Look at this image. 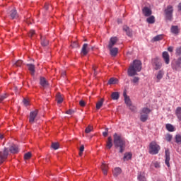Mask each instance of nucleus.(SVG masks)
I'll list each match as a JSON object with an SVG mask.
<instances>
[{
    "label": "nucleus",
    "mask_w": 181,
    "mask_h": 181,
    "mask_svg": "<svg viewBox=\"0 0 181 181\" xmlns=\"http://www.w3.org/2000/svg\"><path fill=\"white\" fill-rule=\"evenodd\" d=\"M165 163L168 166V168H170V163L169 162H170V152H169V150L166 149L165 151Z\"/></svg>",
    "instance_id": "10"
},
{
    "label": "nucleus",
    "mask_w": 181,
    "mask_h": 181,
    "mask_svg": "<svg viewBox=\"0 0 181 181\" xmlns=\"http://www.w3.org/2000/svg\"><path fill=\"white\" fill-rule=\"evenodd\" d=\"M123 95L126 105H127V107H129L132 111H135L136 107L132 105V102H131V99L128 97V95H127V93L124 92Z\"/></svg>",
    "instance_id": "7"
},
{
    "label": "nucleus",
    "mask_w": 181,
    "mask_h": 181,
    "mask_svg": "<svg viewBox=\"0 0 181 181\" xmlns=\"http://www.w3.org/2000/svg\"><path fill=\"white\" fill-rule=\"evenodd\" d=\"M132 81H133L134 83H138V81H139V77H137V76L134 77V78H133Z\"/></svg>",
    "instance_id": "48"
},
{
    "label": "nucleus",
    "mask_w": 181,
    "mask_h": 181,
    "mask_svg": "<svg viewBox=\"0 0 181 181\" xmlns=\"http://www.w3.org/2000/svg\"><path fill=\"white\" fill-rule=\"evenodd\" d=\"M132 158V153H124L123 160H129V159Z\"/></svg>",
    "instance_id": "28"
},
{
    "label": "nucleus",
    "mask_w": 181,
    "mask_h": 181,
    "mask_svg": "<svg viewBox=\"0 0 181 181\" xmlns=\"http://www.w3.org/2000/svg\"><path fill=\"white\" fill-rule=\"evenodd\" d=\"M52 148L53 149H55V150L59 149V144H58V143H52Z\"/></svg>",
    "instance_id": "44"
},
{
    "label": "nucleus",
    "mask_w": 181,
    "mask_h": 181,
    "mask_svg": "<svg viewBox=\"0 0 181 181\" xmlns=\"http://www.w3.org/2000/svg\"><path fill=\"white\" fill-rule=\"evenodd\" d=\"M151 109L148 107H144L140 112V121H141V122H146V121H148Z\"/></svg>",
    "instance_id": "5"
},
{
    "label": "nucleus",
    "mask_w": 181,
    "mask_h": 181,
    "mask_svg": "<svg viewBox=\"0 0 181 181\" xmlns=\"http://www.w3.org/2000/svg\"><path fill=\"white\" fill-rule=\"evenodd\" d=\"M79 105L81 107H86V102H84V100H80Z\"/></svg>",
    "instance_id": "49"
},
{
    "label": "nucleus",
    "mask_w": 181,
    "mask_h": 181,
    "mask_svg": "<svg viewBox=\"0 0 181 181\" xmlns=\"http://www.w3.org/2000/svg\"><path fill=\"white\" fill-rule=\"evenodd\" d=\"M45 8L47 10L49 9V4H45Z\"/></svg>",
    "instance_id": "56"
},
{
    "label": "nucleus",
    "mask_w": 181,
    "mask_h": 181,
    "mask_svg": "<svg viewBox=\"0 0 181 181\" xmlns=\"http://www.w3.org/2000/svg\"><path fill=\"white\" fill-rule=\"evenodd\" d=\"M146 22H147L148 23H150V24L155 23V16H151L148 17V18L146 19Z\"/></svg>",
    "instance_id": "36"
},
{
    "label": "nucleus",
    "mask_w": 181,
    "mask_h": 181,
    "mask_svg": "<svg viewBox=\"0 0 181 181\" xmlns=\"http://www.w3.org/2000/svg\"><path fill=\"white\" fill-rule=\"evenodd\" d=\"M32 157V153L30 152L26 153L24 155V159L28 160V159H30V158Z\"/></svg>",
    "instance_id": "40"
},
{
    "label": "nucleus",
    "mask_w": 181,
    "mask_h": 181,
    "mask_svg": "<svg viewBox=\"0 0 181 181\" xmlns=\"http://www.w3.org/2000/svg\"><path fill=\"white\" fill-rule=\"evenodd\" d=\"M28 69L30 73V74H32V76H35V65L32 64H27Z\"/></svg>",
    "instance_id": "19"
},
{
    "label": "nucleus",
    "mask_w": 181,
    "mask_h": 181,
    "mask_svg": "<svg viewBox=\"0 0 181 181\" xmlns=\"http://www.w3.org/2000/svg\"><path fill=\"white\" fill-rule=\"evenodd\" d=\"M163 39V35H158L153 38V42H159Z\"/></svg>",
    "instance_id": "31"
},
{
    "label": "nucleus",
    "mask_w": 181,
    "mask_h": 181,
    "mask_svg": "<svg viewBox=\"0 0 181 181\" xmlns=\"http://www.w3.org/2000/svg\"><path fill=\"white\" fill-rule=\"evenodd\" d=\"M101 169L104 175H107L108 173V165L105 163H103L101 165Z\"/></svg>",
    "instance_id": "23"
},
{
    "label": "nucleus",
    "mask_w": 181,
    "mask_h": 181,
    "mask_svg": "<svg viewBox=\"0 0 181 181\" xmlns=\"http://www.w3.org/2000/svg\"><path fill=\"white\" fill-rule=\"evenodd\" d=\"M113 138L115 148H119L120 153H122L125 151V139L117 133L113 135Z\"/></svg>",
    "instance_id": "2"
},
{
    "label": "nucleus",
    "mask_w": 181,
    "mask_h": 181,
    "mask_svg": "<svg viewBox=\"0 0 181 181\" xmlns=\"http://www.w3.org/2000/svg\"><path fill=\"white\" fill-rule=\"evenodd\" d=\"M93 70H94V74L96 75V69H95V67H93Z\"/></svg>",
    "instance_id": "58"
},
{
    "label": "nucleus",
    "mask_w": 181,
    "mask_h": 181,
    "mask_svg": "<svg viewBox=\"0 0 181 181\" xmlns=\"http://www.w3.org/2000/svg\"><path fill=\"white\" fill-rule=\"evenodd\" d=\"M104 104V99H101L96 103V110H100L101 107H103V105Z\"/></svg>",
    "instance_id": "32"
},
{
    "label": "nucleus",
    "mask_w": 181,
    "mask_h": 181,
    "mask_svg": "<svg viewBox=\"0 0 181 181\" xmlns=\"http://www.w3.org/2000/svg\"><path fill=\"white\" fill-rule=\"evenodd\" d=\"M165 18L168 21H172L173 19V6L169 5L165 9Z\"/></svg>",
    "instance_id": "6"
},
{
    "label": "nucleus",
    "mask_w": 181,
    "mask_h": 181,
    "mask_svg": "<svg viewBox=\"0 0 181 181\" xmlns=\"http://www.w3.org/2000/svg\"><path fill=\"white\" fill-rule=\"evenodd\" d=\"M5 98H6V95H4L0 97V103L1 101H4V100H5Z\"/></svg>",
    "instance_id": "51"
},
{
    "label": "nucleus",
    "mask_w": 181,
    "mask_h": 181,
    "mask_svg": "<svg viewBox=\"0 0 181 181\" xmlns=\"http://www.w3.org/2000/svg\"><path fill=\"white\" fill-rule=\"evenodd\" d=\"M33 35H35V30H31L30 31L29 36H30V37H32L33 36Z\"/></svg>",
    "instance_id": "50"
},
{
    "label": "nucleus",
    "mask_w": 181,
    "mask_h": 181,
    "mask_svg": "<svg viewBox=\"0 0 181 181\" xmlns=\"http://www.w3.org/2000/svg\"><path fill=\"white\" fill-rule=\"evenodd\" d=\"M142 70V63L139 60H134L128 69L127 74L129 77L136 76Z\"/></svg>",
    "instance_id": "1"
},
{
    "label": "nucleus",
    "mask_w": 181,
    "mask_h": 181,
    "mask_svg": "<svg viewBox=\"0 0 181 181\" xmlns=\"http://www.w3.org/2000/svg\"><path fill=\"white\" fill-rule=\"evenodd\" d=\"M57 101L58 104H62V103H63V97L62 96V94L60 93L57 94Z\"/></svg>",
    "instance_id": "35"
},
{
    "label": "nucleus",
    "mask_w": 181,
    "mask_h": 181,
    "mask_svg": "<svg viewBox=\"0 0 181 181\" xmlns=\"http://www.w3.org/2000/svg\"><path fill=\"white\" fill-rule=\"evenodd\" d=\"M4 138V135L3 134H0V139H2Z\"/></svg>",
    "instance_id": "60"
},
{
    "label": "nucleus",
    "mask_w": 181,
    "mask_h": 181,
    "mask_svg": "<svg viewBox=\"0 0 181 181\" xmlns=\"http://www.w3.org/2000/svg\"><path fill=\"white\" fill-rule=\"evenodd\" d=\"M37 117V110H34L30 113V119L29 121L30 124H33L35 122V119Z\"/></svg>",
    "instance_id": "12"
},
{
    "label": "nucleus",
    "mask_w": 181,
    "mask_h": 181,
    "mask_svg": "<svg viewBox=\"0 0 181 181\" xmlns=\"http://www.w3.org/2000/svg\"><path fill=\"white\" fill-rule=\"evenodd\" d=\"M41 45L42 46H47L49 41L43 37H41Z\"/></svg>",
    "instance_id": "37"
},
{
    "label": "nucleus",
    "mask_w": 181,
    "mask_h": 181,
    "mask_svg": "<svg viewBox=\"0 0 181 181\" xmlns=\"http://www.w3.org/2000/svg\"><path fill=\"white\" fill-rule=\"evenodd\" d=\"M79 156H83V152H84V145H81L79 148Z\"/></svg>",
    "instance_id": "43"
},
{
    "label": "nucleus",
    "mask_w": 181,
    "mask_h": 181,
    "mask_svg": "<svg viewBox=\"0 0 181 181\" xmlns=\"http://www.w3.org/2000/svg\"><path fill=\"white\" fill-rule=\"evenodd\" d=\"M108 84L112 86V84H118V79L116 78H110L108 81Z\"/></svg>",
    "instance_id": "27"
},
{
    "label": "nucleus",
    "mask_w": 181,
    "mask_h": 181,
    "mask_svg": "<svg viewBox=\"0 0 181 181\" xmlns=\"http://www.w3.org/2000/svg\"><path fill=\"white\" fill-rule=\"evenodd\" d=\"M8 149L5 148L3 151H0V163H4L8 158Z\"/></svg>",
    "instance_id": "8"
},
{
    "label": "nucleus",
    "mask_w": 181,
    "mask_h": 181,
    "mask_svg": "<svg viewBox=\"0 0 181 181\" xmlns=\"http://www.w3.org/2000/svg\"><path fill=\"white\" fill-rule=\"evenodd\" d=\"M142 12L143 14L144 15V16H151V15H152V10H151V8H149L148 7H144L142 9Z\"/></svg>",
    "instance_id": "16"
},
{
    "label": "nucleus",
    "mask_w": 181,
    "mask_h": 181,
    "mask_svg": "<svg viewBox=\"0 0 181 181\" xmlns=\"http://www.w3.org/2000/svg\"><path fill=\"white\" fill-rule=\"evenodd\" d=\"M23 103L24 105H25V107H28V105H29V100H28V99H24Z\"/></svg>",
    "instance_id": "47"
},
{
    "label": "nucleus",
    "mask_w": 181,
    "mask_h": 181,
    "mask_svg": "<svg viewBox=\"0 0 181 181\" xmlns=\"http://www.w3.org/2000/svg\"><path fill=\"white\" fill-rule=\"evenodd\" d=\"M175 54H177V56H181V47L176 49Z\"/></svg>",
    "instance_id": "45"
},
{
    "label": "nucleus",
    "mask_w": 181,
    "mask_h": 181,
    "mask_svg": "<svg viewBox=\"0 0 181 181\" xmlns=\"http://www.w3.org/2000/svg\"><path fill=\"white\" fill-rule=\"evenodd\" d=\"M173 139V136H172V134H167L165 136V139L168 142H171Z\"/></svg>",
    "instance_id": "38"
},
{
    "label": "nucleus",
    "mask_w": 181,
    "mask_h": 181,
    "mask_svg": "<svg viewBox=\"0 0 181 181\" xmlns=\"http://www.w3.org/2000/svg\"><path fill=\"white\" fill-rule=\"evenodd\" d=\"M109 49H110L111 56H112V57L117 56V54H118V48L111 47V48H109Z\"/></svg>",
    "instance_id": "22"
},
{
    "label": "nucleus",
    "mask_w": 181,
    "mask_h": 181,
    "mask_svg": "<svg viewBox=\"0 0 181 181\" xmlns=\"http://www.w3.org/2000/svg\"><path fill=\"white\" fill-rule=\"evenodd\" d=\"M164 74H165V72L163 71V69H161L158 72V74L156 75V78H157L156 82L157 83H159V81H160V80H162V78H163Z\"/></svg>",
    "instance_id": "18"
},
{
    "label": "nucleus",
    "mask_w": 181,
    "mask_h": 181,
    "mask_svg": "<svg viewBox=\"0 0 181 181\" xmlns=\"http://www.w3.org/2000/svg\"><path fill=\"white\" fill-rule=\"evenodd\" d=\"M113 138L115 148H119L120 153H122L125 151V139L117 133L113 135Z\"/></svg>",
    "instance_id": "3"
},
{
    "label": "nucleus",
    "mask_w": 181,
    "mask_h": 181,
    "mask_svg": "<svg viewBox=\"0 0 181 181\" xmlns=\"http://www.w3.org/2000/svg\"><path fill=\"white\" fill-rule=\"evenodd\" d=\"M163 59L165 64H169V63H170V57L169 56V53H168V52H163Z\"/></svg>",
    "instance_id": "14"
},
{
    "label": "nucleus",
    "mask_w": 181,
    "mask_h": 181,
    "mask_svg": "<svg viewBox=\"0 0 181 181\" xmlns=\"http://www.w3.org/2000/svg\"><path fill=\"white\" fill-rule=\"evenodd\" d=\"M168 52H173V47H169L168 48Z\"/></svg>",
    "instance_id": "53"
},
{
    "label": "nucleus",
    "mask_w": 181,
    "mask_h": 181,
    "mask_svg": "<svg viewBox=\"0 0 181 181\" xmlns=\"http://www.w3.org/2000/svg\"><path fill=\"white\" fill-rule=\"evenodd\" d=\"M11 18H12L13 19H16V18H18V13H16V10L13 9L11 11V14H10Z\"/></svg>",
    "instance_id": "34"
},
{
    "label": "nucleus",
    "mask_w": 181,
    "mask_h": 181,
    "mask_svg": "<svg viewBox=\"0 0 181 181\" xmlns=\"http://www.w3.org/2000/svg\"><path fill=\"white\" fill-rule=\"evenodd\" d=\"M111 97L112 100H118V98H119V93L118 92H113Z\"/></svg>",
    "instance_id": "33"
},
{
    "label": "nucleus",
    "mask_w": 181,
    "mask_h": 181,
    "mask_svg": "<svg viewBox=\"0 0 181 181\" xmlns=\"http://www.w3.org/2000/svg\"><path fill=\"white\" fill-rule=\"evenodd\" d=\"M66 113L69 114V115H71L73 114V111L69 110L66 111Z\"/></svg>",
    "instance_id": "55"
},
{
    "label": "nucleus",
    "mask_w": 181,
    "mask_h": 181,
    "mask_svg": "<svg viewBox=\"0 0 181 181\" xmlns=\"http://www.w3.org/2000/svg\"><path fill=\"white\" fill-rule=\"evenodd\" d=\"M153 166H154L155 168H156V169L160 168V165L159 163H158V162H154V163H153Z\"/></svg>",
    "instance_id": "46"
},
{
    "label": "nucleus",
    "mask_w": 181,
    "mask_h": 181,
    "mask_svg": "<svg viewBox=\"0 0 181 181\" xmlns=\"http://www.w3.org/2000/svg\"><path fill=\"white\" fill-rule=\"evenodd\" d=\"M106 147L107 148V149H110V148H112V138L111 136H109L107 138Z\"/></svg>",
    "instance_id": "25"
},
{
    "label": "nucleus",
    "mask_w": 181,
    "mask_h": 181,
    "mask_svg": "<svg viewBox=\"0 0 181 181\" xmlns=\"http://www.w3.org/2000/svg\"><path fill=\"white\" fill-rule=\"evenodd\" d=\"M181 64V57L178 58L177 61H175L172 63V67L174 70H177L180 68Z\"/></svg>",
    "instance_id": "11"
},
{
    "label": "nucleus",
    "mask_w": 181,
    "mask_h": 181,
    "mask_svg": "<svg viewBox=\"0 0 181 181\" xmlns=\"http://www.w3.org/2000/svg\"><path fill=\"white\" fill-rule=\"evenodd\" d=\"M23 64V62H22V60H18L14 64V66H16V67H21V66H22Z\"/></svg>",
    "instance_id": "41"
},
{
    "label": "nucleus",
    "mask_w": 181,
    "mask_h": 181,
    "mask_svg": "<svg viewBox=\"0 0 181 181\" xmlns=\"http://www.w3.org/2000/svg\"><path fill=\"white\" fill-rule=\"evenodd\" d=\"M73 47H77V46H78V44H77V42H74L71 44V45Z\"/></svg>",
    "instance_id": "52"
},
{
    "label": "nucleus",
    "mask_w": 181,
    "mask_h": 181,
    "mask_svg": "<svg viewBox=\"0 0 181 181\" xmlns=\"http://www.w3.org/2000/svg\"><path fill=\"white\" fill-rule=\"evenodd\" d=\"M40 83L42 87H47V81L45 78H40Z\"/></svg>",
    "instance_id": "29"
},
{
    "label": "nucleus",
    "mask_w": 181,
    "mask_h": 181,
    "mask_svg": "<svg viewBox=\"0 0 181 181\" xmlns=\"http://www.w3.org/2000/svg\"><path fill=\"white\" fill-rule=\"evenodd\" d=\"M62 77H64V76H66V72H63V73L62 74Z\"/></svg>",
    "instance_id": "59"
},
{
    "label": "nucleus",
    "mask_w": 181,
    "mask_h": 181,
    "mask_svg": "<svg viewBox=\"0 0 181 181\" xmlns=\"http://www.w3.org/2000/svg\"><path fill=\"white\" fill-rule=\"evenodd\" d=\"M160 151V146L156 141H151L149 144V153L151 155H158Z\"/></svg>",
    "instance_id": "4"
},
{
    "label": "nucleus",
    "mask_w": 181,
    "mask_h": 181,
    "mask_svg": "<svg viewBox=\"0 0 181 181\" xmlns=\"http://www.w3.org/2000/svg\"><path fill=\"white\" fill-rule=\"evenodd\" d=\"M165 128L169 131V132H173L175 131V127L170 124H167L165 125Z\"/></svg>",
    "instance_id": "30"
},
{
    "label": "nucleus",
    "mask_w": 181,
    "mask_h": 181,
    "mask_svg": "<svg viewBox=\"0 0 181 181\" xmlns=\"http://www.w3.org/2000/svg\"><path fill=\"white\" fill-rule=\"evenodd\" d=\"M178 9L179 11H181V3L178 4Z\"/></svg>",
    "instance_id": "57"
},
{
    "label": "nucleus",
    "mask_w": 181,
    "mask_h": 181,
    "mask_svg": "<svg viewBox=\"0 0 181 181\" xmlns=\"http://www.w3.org/2000/svg\"><path fill=\"white\" fill-rule=\"evenodd\" d=\"M123 30L126 32V34L127 36H132V31L129 29V27L124 25L123 27Z\"/></svg>",
    "instance_id": "24"
},
{
    "label": "nucleus",
    "mask_w": 181,
    "mask_h": 181,
    "mask_svg": "<svg viewBox=\"0 0 181 181\" xmlns=\"http://www.w3.org/2000/svg\"><path fill=\"white\" fill-rule=\"evenodd\" d=\"M103 136H107L108 135V131L104 132L103 133Z\"/></svg>",
    "instance_id": "54"
},
{
    "label": "nucleus",
    "mask_w": 181,
    "mask_h": 181,
    "mask_svg": "<svg viewBox=\"0 0 181 181\" xmlns=\"http://www.w3.org/2000/svg\"><path fill=\"white\" fill-rule=\"evenodd\" d=\"M118 42V38L117 37H112L110 40L108 48L114 47Z\"/></svg>",
    "instance_id": "13"
},
{
    "label": "nucleus",
    "mask_w": 181,
    "mask_h": 181,
    "mask_svg": "<svg viewBox=\"0 0 181 181\" xmlns=\"http://www.w3.org/2000/svg\"><path fill=\"white\" fill-rule=\"evenodd\" d=\"M93 131V127L92 126H88V127H86V129H85V132L86 134H90V132Z\"/></svg>",
    "instance_id": "42"
},
{
    "label": "nucleus",
    "mask_w": 181,
    "mask_h": 181,
    "mask_svg": "<svg viewBox=\"0 0 181 181\" xmlns=\"http://www.w3.org/2000/svg\"><path fill=\"white\" fill-rule=\"evenodd\" d=\"M122 170L121 168H115L113 171H112V173L114 175V176H119V175H121V173H122Z\"/></svg>",
    "instance_id": "26"
},
{
    "label": "nucleus",
    "mask_w": 181,
    "mask_h": 181,
    "mask_svg": "<svg viewBox=\"0 0 181 181\" xmlns=\"http://www.w3.org/2000/svg\"><path fill=\"white\" fill-rule=\"evenodd\" d=\"M90 52V48H88V44H84L83 45L82 49H81V54L82 56H86V54Z\"/></svg>",
    "instance_id": "15"
},
{
    "label": "nucleus",
    "mask_w": 181,
    "mask_h": 181,
    "mask_svg": "<svg viewBox=\"0 0 181 181\" xmlns=\"http://www.w3.org/2000/svg\"><path fill=\"white\" fill-rule=\"evenodd\" d=\"M137 179L139 181H146V177H145V173L144 172L139 173Z\"/></svg>",
    "instance_id": "21"
},
{
    "label": "nucleus",
    "mask_w": 181,
    "mask_h": 181,
    "mask_svg": "<svg viewBox=\"0 0 181 181\" xmlns=\"http://www.w3.org/2000/svg\"><path fill=\"white\" fill-rule=\"evenodd\" d=\"M153 65L155 70H159L162 68V62L159 60V58L156 57L153 59Z\"/></svg>",
    "instance_id": "9"
},
{
    "label": "nucleus",
    "mask_w": 181,
    "mask_h": 181,
    "mask_svg": "<svg viewBox=\"0 0 181 181\" xmlns=\"http://www.w3.org/2000/svg\"><path fill=\"white\" fill-rule=\"evenodd\" d=\"M10 152H11V153H18L19 152V148L18 146L13 144L10 147Z\"/></svg>",
    "instance_id": "20"
},
{
    "label": "nucleus",
    "mask_w": 181,
    "mask_h": 181,
    "mask_svg": "<svg viewBox=\"0 0 181 181\" xmlns=\"http://www.w3.org/2000/svg\"><path fill=\"white\" fill-rule=\"evenodd\" d=\"M175 142L177 144H181V135L177 134L175 136Z\"/></svg>",
    "instance_id": "39"
},
{
    "label": "nucleus",
    "mask_w": 181,
    "mask_h": 181,
    "mask_svg": "<svg viewBox=\"0 0 181 181\" xmlns=\"http://www.w3.org/2000/svg\"><path fill=\"white\" fill-rule=\"evenodd\" d=\"M171 33L173 35H179V33L180 32V29H179V27L177 25H172L170 28Z\"/></svg>",
    "instance_id": "17"
}]
</instances>
